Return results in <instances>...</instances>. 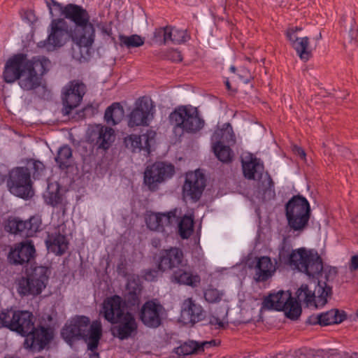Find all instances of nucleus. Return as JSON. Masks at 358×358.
I'll return each mask as SVG.
<instances>
[{"label": "nucleus", "instance_id": "13d9d810", "mask_svg": "<svg viewBox=\"0 0 358 358\" xmlns=\"http://www.w3.org/2000/svg\"><path fill=\"white\" fill-rule=\"evenodd\" d=\"M358 269V255H354L351 258L350 264V270L351 271H355Z\"/></svg>", "mask_w": 358, "mask_h": 358}, {"label": "nucleus", "instance_id": "ea45409f", "mask_svg": "<svg viewBox=\"0 0 358 358\" xmlns=\"http://www.w3.org/2000/svg\"><path fill=\"white\" fill-rule=\"evenodd\" d=\"M194 221L189 216H184L178 222V231L182 238H189L193 232Z\"/></svg>", "mask_w": 358, "mask_h": 358}, {"label": "nucleus", "instance_id": "774afa93", "mask_svg": "<svg viewBox=\"0 0 358 358\" xmlns=\"http://www.w3.org/2000/svg\"><path fill=\"white\" fill-rule=\"evenodd\" d=\"M321 38H322V34H321V33H320L319 35L315 37V40H320Z\"/></svg>", "mask_w": 358, "mask_h": 358}, {"label": "nucleus", "instance_id": "e2e57ef3", "mask_svg": "<svg viewBox=\"0 0 358 358\" xmlns=\"http://www.w3.org/2000/svg\"><path fill=\"white\" fill-rule=\"evenodd\" d=\"M336 269H335L334 268H329V273L325 275V278H326V280H329V277L330 275H336Z\"/></svg>", "mask_w": 358, "mask_h": 358}, {"label": "nucleus", "instance_id": "6e6552de", "mask_svg": "<svg viewBox=\"0 0 358 358\" xmlns=\"http://www.w3.org/2000/svg\"><path fill=\"white\" fill-rule=\"evenodd\" d=\"M35 317L28 310H15L12 308L4 309L0 313V327L25 336L33 329Z\"/></svg>", "mask_w": 358, "mask_h": 358}, {"label": "nucleus", "instance_id": "ddd939ff", "mask_svg": "<svg viewBox=\"0 0 358 358\" xmlns=\"http://www.w3.org/2000/svg\"><path fill=\"white\" fill-rule=\"evenodd\" d=\"M174 166L164 162H156L148 166L144 172V183L149 189L154 191L159 183L171 178L174 173Z\"/></svg>", "mask_w": 358, "mask_h": 358}, {"label": "nucleus", "instance_id": "69168bd1", "mask_svg": "<svg viewBox=\"0 0 358 358\" xmlns=\"http://www.w3.org/2000/svg\"><path fill=\"white\" fill-rule=\"evenodd\" d=\"M3 358H20L17 355H6Z\"/></svg>", "mask_w": 358, "mask_h": 358}, {"label": "nucleus", "instance_id": "a211bd4d", "mask_svg": "<svg viewBox=\"0 0 358 358\" xmlns=\"http://www.w3.org/2000/svg\"><path fill=\"white\" fill-rule=\"evenodd\" d=\"M85 93V85L78 81H72L66 86L62 96L64 115H69L80 104Z\"/></svg>", "mask_w": 358, "mask_h": 358}, {"label": "nucleus", "instance_id": "de8ad7c7", "mask_svg": "<svg viewBox=\"0 0 358 358\" xmlns=\"http://www.w3.org/2000/svg\"><path fill=\"white\" fill-rule=\"evenodd\" d=\"M188 36L187 31L182 29H178L173 27V43H181L187 41Z\"/></svg>", "mask_w": 358, "mask_h": 358}, {"label": "nucleus", "instance_id": "f3484780", "mask_svg": "<svg viewBox=\"0 0 358 358\" xmlns=\"http://www.w3.org/2000/svg\"><path fill=\"white\" fill-rule=\"evenodd\" d=\"M41 220L38 217L33 216L23 221L18 217H10L5 225V230L10 234L22 236H33L39 230Z\"/></svg>", "mask_w": 358, "mask_h": 358}, {"label": "nucleus", "instance_id": "5fc2aeb1", "mask_svg": "<svg viewBox=\"0 0 358 358\" xmlns=\"http://www.w3.org/2000/svg\"><path fill=\"white\" fill-rule=\"evenodd\" d=\"M320 314L312 315L308 317L306 323L312 325L320 324V326H322Z\"/></svg>", "mask_w": 358, "mask_h": 358}, {"label": "nucleus", "instance_id": "2f4dec72", "mask_svg": "<svg viewBox=\"0 0 358 358\" xmlns=\"http://www.w3.org/2000/svg\"><path fill=\"white\" fill-rule=\"evenodd\" d=\"M242 166L246 178L259 180L262 178L264 167L259 159L251 158L248 162H243Z\"/></svg>", "mask_w": 358, "mask_h": 358}, {"label": "nucleus", "instance_id": "0e129e2a", "mask_svg": "<svg viewBox=\"0 0 358 358\" xmlns=\"http://www.w3.org/2000/svg\"><path fill=\"white\" fill-rule=\"evenodd\" d=\"M6 179V175L0 171V185H1Z\"/></svg>", "mask_w": 358, "mask_h": 358}, {"label": "nucleus", "instance_id": "39448f33", "mask_svg": "<svg viewBox=\"0 0 358 358\" xmlns=\"http://www.w3.org/2000/svg\"><path fill=\"white\" fill-rule=\"evenodd\" d=\"M176 136L181 137L185 133L196 134L204 126V120L200 117L196 108L190 105L180 106L169 115Z\"/></svg>", "mask_w": 358, "mask_h": 358}, {"label": "nucleus", "instance_id": "49530a36", "mask_svg": "<svg viewBox=\"0 0 358 358\" xmlns=\"http://www.w3.org/2000/svg\"><path fill=\"white\" fill-rule=\"evenodd\" d=\"M222 296L223 293L215 288H209L204 292V298L209 303L219 302Z\"/></svg>", "mask_w": 358, "mask_h": 358}, {"label": "nucleus", "instance_id": "393cba45", "mask_svg": "<svg viewBox=\"0 0 358 358\" xmlns=\"http://www.w3.org/2000/svg\"><path fill=\"white\" fill-rule=\"evenodd\" d=\"M204 311L201 305L191 298L185 299L181 310V318L186 324H195L203 320Z\"/></svg>", "mask_w": 358, "mask_h": 358}, {"label": "nucleus", "instance_id": "20e7f679", "mask_svg": "<svg viewBox=\"0 0 358 358\" xmlns=\"http://www.w3.org/2000/svg\"><path fill=\"white\" fill-rule=\"evenodd\" d=\"M279 257L292 268L304 273L309 278L318 279L324 270L322 258L313 250L301 248L289 252L282 248L279 252Z\"/></svg>", "mask_w": 358, "mask_h": 358}, {"label": "nucleus", "instance_id": "c85d7f7f", "mask_svg": "<svg viewBox=\"0 0 358 358\" xmlns=\"http://www.w3.org/2000/svg\"><path fill=\"white\" fill-rule=\"evenodd\" d=\"M291 296L289 292L282 290L278 291L277 293L270 294L264 299L262 308L267 310H282Z\"/></svg>", "mask_w": 358, "mask_h": 358}, {"label": "nucleus", "instance_id": "4d7b16f0", "mask_svg": "<svg viewBox=\"0 0 358 358\" xmlns=\"http://www.w3.org/2000/svg\"><path fill=\"white\" fill-rule=\"evenodd\" d=\"M209 324L214 326H217L218 328L224 327V322L217 317L212 316L209 319Z\"/></svg>", "mask_w": 358, "mask_h": 358}, {"label": "nucleus", "instance_id": "412c9836", "mask_svg": "<svg viewBox=\"0 0 358 358\" xmlns=\"http://www.w3.org/2000/svg\"><path fill=\"white\" fill-rule=\"evenodd\" d=\"M36 253L35 247L31 241L26 240L15 243L10 250L8 261L13 265H24L34 259Z\"/></svg>", "mask_w": 358, "mask_h": 358}, {"label": "nucleus", "instance_id": "a18cd8bd", "mask_svg": "<svg viewBox=\"0 0 358 358\" xmlns=\"http://www.w3.org/2000/svg\"><path fill=\"white\" fill-rule=\"evenodd\" d=\"M146 224L150 230L161 231L160 213H150L146 217Z\"/></svg>", "mask_w": 358, "mask_h": 358}, {"label": "nucleus", "instance_id": "680f3d73", "mask_svg": "<svg viewBox=\"0 0 358 358\" xmlns=\"http://www.w3.org/2000/svg\"><path fill=\"white\" fill-rule=\"evenodd\" d=\"M302 29L301 27H292V28H289L287 31V33H286V35H287V37L288 38V34L291 31L294 34V35H296V32L298 31H301Z\"/></svg>", "mask_w": 358, "mask_h": 358}, {"label": "nucleus", "instance_id": "9d476101", "mask_svg": "<svg viewBox=\"0 0 358 358\" xmlns=\"http://www.w3.org/2000/svg\"><path fill=\"white\" fill-rule=\"evenodd\" d=\"M7 187L13 195L29 199L32 196V182L31 173L28 167H16L8 173Z\"/></svg>", "mask_w": 358, "mask_h": 358}, {"label": "nucleus", "instance_id": "6e6d98bb", "mask_svg": "<svg viewBox=\"0 0 358 358\" xmlns=\"http://www.w3.org/2000/svg\"><path fill=\"white\" fill-rule=\"evenodd\" d=\"M158 274V271L155 269H148L145 272V278L147 280H154L155 278H157Z\"/></svg>", "mask_w": 358, "mask_h": 358}, {"label": "nucleus", "instance_id": "f03ea898", "mask_svg": "<svg viewBox=\"0 0 358 358\" xmlns=\"http://www.w3.org/2000/svg\"><path fill=\"white\" fill-rule=\"evenodd\" d=\"M90 319L85 316H78L67 322L61 331L64 341L70 345L75 341L83 339L87 342V348L92 352L96 350L102 336L100 322L94 321L91 324Z\"/></svg>", "mask_w": 358, "mask_h": 358}, {"label": "nucleus", "instance_id": "72a5a7b5", "mask_svg": "<svg viewBox=\"0 0 358 358\" xmlns=\"http://www.w3.org/2000/svg\"><path fill=\"white\" fill-rule=\"evenodd\" d=\"M212 343H215V341L203 342L201 343L194 341H189L176 348L175 352L179 356H187L203 352L205 346L211 345Z\"/></svg>", "mask_w": 358, "mask_h": 358}, {"label": "nucleus", "instance_id": "0eeeda50", "mask_svg": "<svg viewBox=\"0 0 358 358\" xmlns=\"http://www.w3.org/2000/svg\"><path fill=\"white\" fill-rule=\"evenodd\" d=\"M50 63L44 56H36L27 60L17 80L19 86L24 91L38 88L41 83V77L48 71Z\"/></svg>", "mask_w": 358, "mask_h": 358}, {"label": "nucleus", "instance_id": "bb28decb", "mask_svg": "<svg viewBox=\"0 0 358 358\" xmlns=\"http://www.w3.org/2000/svg\"><path fill=\"white\" fill-rule=\"evenodd\" d=\"M254 269V280L258 282L268 280L276 270L275 265L272 262L271 258L266 256L257 258Z\"/></svg>", "mask_w": 358, "mask_h": 358}, {"label": "nucleus", "instance_id": "aec40b11", "mask_svg": "<svg viewBox=\"0 0 358 358\" xmlns=\"http://www.w3.org/2000/svg\"><path fill=\"white\" fill-rule=\"evenodd\" d=\"M205 187L206 179L203 173L199 171L187 173L182 187L183 197L196 202L201 198Z\"/></svg>", "mask_w": 358, "mask_h": 358}, {"label": "nucleus", "instance_id": "9b49d317", "mask_svg": "<svg viewBox=\"0 0 358 358\" xmlns=\"http://www.w3.org/2000/svg\"><path fill=\"white\" fill-rule=\"evenodd\" d=\"M165 316V308L157 299L145 301L138 313L139 320L146 327L150 329H157L160 327Z\"/></svg>", "mask_w": 358, "mask_h": 358}, {"label": "nucleus", "instance_id": "cd10ccee", "mask_svg": "<svg viewBox=\"0 0 358 358\" xmlns=\"http://www.w3.org/2000/svg\"><path fill=\"white\" fill-rule=\"evenodd\" d=\"M177 268L171 275L172 282L192 287H197L200 283V276L197 274H193L191 270L187 267V264Z\"/></svg>", "mask_w": 358, "mask_h": 358}, {"label": "nucleus", "instance_id": "864d4df0", "mask_svg": "<svg viewBox=\"0 0 358 358\" xmlns=\"http://www.w3.org/2000/svg\"><path fill=\"white\" fill-rule=\"evenodd\" d=\"M173 27L167 26L164 27V45L172 42Z\"/></svg>", "mask_w": 358, "mask_h": 358}, {"label": "nucleus", "instance_id": "b1692460", "mask_svg": "<svg viewBox=\"0 0 358 358\" xmlns=\"http://www.w3.org/2000/svg\"><path fill=\"white\" fill-rule=\"evenodd\" d=\"M115 324H118L115 330L116 336L120 340H126L137 333L138 323L133 314L129 311Z\"/></svg>", "mask_w": 358, "mask_h": 358}, {"label": "nucleus", "instance_id": "bf43d9fd", "mask_svg": "<svg viewBox=\"0 0 358 358\" xmlns=\"http://www.w3.org/2000/svg\"><path fill=\"white\" fill-rule=\"evenodd\" d=\"M292 150L296 155L299 156L301 159H304L306 157V152L304 150H303L301 148L297 145H294Z\"/></svg>", "mask_w": 358, "mask_h": 358}, {"label": "nucleus", "instance_id": "58836bf2", "mask_svg": "<svg viewBox=\"0 0 358 358\" xmlns=\"http://www.w3.org/2000/svg\"><path fill=\"white\" fill-rule=\"evenodd\" d=\"M213 152L217 158L223 163H229L232 160L233 151L229 145H212Z\"/></svg>", "mask_w": 358, "mask_h": 358}, {"label": "nucleus", "instance_id": "37998d69", "mask_svg": "<svg viewBox=\"0 0 358 358\" xmlns=\"http://www.w3.org/2000/svg\"><path fill=\"white\" fill-rule=\"evenodd\" d=\"M177 209H174L168 213H160V226L161 230L166 226L172 225L178 222V217L176 215Z\"/></svg>", "mask_w": 358, "mask_h": 358}, {"label": "nucleus", "instance_id": "e433bc0d", "mask_svg": "<svg viewBox=\"0 0 358 358\" xmlns=\"http://www.w3.org/2000/svg\"><path fill=\"white\" fill-rule=\"evenodd\" d=\"M322 326H327L332 324H338L344 321L346 315L344 311H339L338 309H331L329 311L320 313Z\"/></svg>", "mask_w": 358, "mask_h": 358}, {"label": "nucleus", "instance_id": "c9c22d12", "mask_svg": "<svg viewBox=\"0 0 358 358\" xmlns=\"http://www.w3.org/2000/svg\"><path fill=\"white\" fill-rule=\"evenodd\" d=\"M72 150L67 145H63L57 151L55 159L60 169H66L71 166L72 163Z\"/></svg>", "mask_w": 358, "mask_h": 358}, {"label": "nucleus", "instance_id": "052dcab7", "mask_svg": "<svg viewBox=\"0 0 358 358\" xmlns=\"http://www.w3.org/2000/svg\"><path fill=\"white\" fill-rule=\"evenodd\" d=\"M243 73H248V75L245 76V75L239 74L238 76H239L240 79L245 84L249 83V82L250 81V80L252 78V76L250 75V73L248 72H247L245 71H243Z\"/></svg>", "mask_w": 358, "mask_h": 358}, {"label": "nucleus", "instance_id": "7ed1b4c3", "mask_svg": "<svg viewBox=\"0 0 358 358\" xmlns=\"http://www.w3.org/2000/svg\"><path fill=\"white\" fill-rule=\"evenodd\" d=\"M296 294V299L291 296L283 310L286 316L292 320H297L301 314L299 302H303L307 306L314 305L315 308L324 306L327 302V297L331 294V287L325 281L318 280L314 292L310 290L307 285L303 284Z\"/></svg>", "mask_w": 358, "mask_h": 358}, {"label": "nucleus", "instance_id": "f257e3e1", "mask_svg": "<svg viewBox=\"0 0 358 358\" xmlns=\"http://www.w3.org/2000/svg\"><path fill=\"white\" fill-rule=\"evenodd\" d=\"M62 15L74 24V28L70 29V36L75 43L73 58L80 62L87 61L95 37V29L90 22L88 12L81 6L69 3L62 9Z\"/></svg>", "mask_w": 358, "mask_h": 358}, {"label": "nucleus", "instance_id": "4468645a", "mask_svg": "<svg viewBox=\"0 0 358 358\" xmlns=\"http://www.w3.org/2000/svg\"><path fill=\"white\" fill-rule=\"evenodd\" d=\"M153 109L152 100L146 97L138 99L136 102V107L128 115V126H148L153 117Z\"/></svg>", "mask_w": 358, "mask_h": 358}, {"label": "nucleus", "instance_id": "5701e85b", "mask_svg": "<svg viewBox=\"0 0 358 358\" xmlns=\"http://www.w3.org/2000/svg\"><path fill=\"white\" fill-rule=\"evenodd\" d=\"M155 135L156 133L152 130L142 135L131 134L124 138V143L127 148L132 149L133 151L138 149L150 153L151 145L155 142Z\"/></svg>", "mask_w": 358, "mask_h": 358}, {"label": "nucleus", "instance_id": "a19ab883", "mask_svg": "<svg viewBox=\"0 0 358 358\" xmlns=\"http://www.w3.org/2000/svg\"><path fill=\"white\" fill-rule=\"evenodd\" d=\"M32 173L34 180L40 179L45 173V167L43 162L39 160L31 159L27 162V166Z\"/></svg>", "mask_w": 358, "mask_h": 358}, {"label": "nucleus", "instance_id": "2eb2a0df", "mask_svg": "<svg viewBox=\"0 0 358 358\" xmlns=\"http://www.w3.org/2000/svg\"><path fill=\"white\" fill-rule=\"evenodd\" d=\"M155 260L157 269L162 272L182 267L186 265L187 262L184 259L182 250L176 247L160 250L156 255Z\"/></svg>", "mask_w": 358, "mask_h": 358}, {"label": "nucleus", "instance_id": "4be33fe9", "mask_svg": "<svg viewBox=\"0 0 358 358\" xmlns=\"http://www.w3.org/2000/svg\"><path fill=\"white\" fill-rule=\"evenodd\" d=\"M27 55L24 53H18L8 58L6 61L2 73V78L5 83L8 84L17 81L24 70L27 63Z\"/></svg>", "mask_w": 358, "mask_h": 358}, {"label": "nucleus", "instance_id": "8fccbe9b", "mask_svg": "<svg viewBox=\"0 0 358 358\" xmlns=\"http://www.w3.org/2000/svg\"><path fill=\"white\" fill-rule=\"evenodd\" d=\"M136 289L134 291H129L128 294V303L131 306L138 305L140 299H139V293H137ZM138 292H140V289H138Z\"/></svg>", "mask_w": 358, "mask_h": 358}, {"label": "nucleus", "instance_id": "423d86ee", "mask_svg": "<svg viewBox=\"0 0 358 358\" xmlns=\"http://www.w3.org/2000/svg\"><path fill=\"white\" fill-rule=\"evenodd\" d=\"M285 217L290 231L301 234L307 229L311 215L308 201L303 196H293L285 204Z\"/></svg>", "mask_w": 358, "mask_h": 358}, {"label": "nucleus", "instance_id": "79ce46f5", "mask_svg": "<svg viewBox=\"0 0 358 358\" xmlns=\"http://www.w3.org/2000/svg\"><path fill=\"white\" fill-rule=\"evenodd\" d=\"M44 196L46 203L52 206H56L62 202V196L58 187L55 191H51L50 187L48 186V191Z\"/></svg>", "mask_w": 358, "mask_h": 358}, {"label": "nucleus", "instance_id": "c756f323", "mask_svg": "<svg viewBox=\"0 0 358 358\" xmlns=\"http://www.w3.org/2000/svg\"><path fill=\"white\" fill-rule=\"evenodd\" d=\"M288 39L301 60L306 62L312 57V50L309 47L308 37H299L290 31L288 34Z\"/></svg>", "mask_w": 358, "mask_h": 358}, {"label": "nucleus", "instance_id": "603ef678", "mask_svg": "<svg viewBox=\"0 0 358 358\" xmlns=\"http://www.w3.org/2000/svg\"><path fill=\"white\" fill-rule=\"evenodd\" d=\"M166 58L175 62L182 61V55L180 52L176 50H171L168 52Z\"/></svg>", "mask_w": 358, "mask_h": 358}, {"label": "nucleus", "instance_id": "a878e982", "mask_svg": "<svg viewBox=\"0 0 358 358\" xmlns=\"http://www.w3.org/2000/svg\"><path fill=\"white\" fill-rule=\"evenodd\" d=\"M91 138L99 148L107 150L115 139V131L112 128L96 125L92 130Z\"/></svg>", "mask_w": 358, "mask_h": 358}, {"label": "nucleus", "instance_id": "1a4fd4ad", "mask_svg": "<svg viewBox=\"0 0 358 358\" xmlns=\"http://www.w3.org/2000/svg\"><path fill=\"white\" fill-rule=\"evenodd\" d=\"M48 278L47 267L36 266L26 277L19 280L17 292L20 296H38L45 288Z\"/></svg>", "mask_w": 358, "mask_h": 358}, {"label": "nucleus", "instance_id": "f704fd0d", "mask_svg": "<svg viewBox=\"0 0 358 358\" xmlns=\"http://www.w3.org/2000/svg\"><path fill=\"white\" fill-rule=\"evenodd\" d=\"M124 115L123 107L119 103L115 102L106 108L104 120L108 124L114 126L122 120Z\"/></svg>", "mask_w": 358, "mask_h": 358}, {"label": "nucleus", "instance_id": "dca6fc26", "mask_svg": "<svg viewBox=\"0 0 358 358\" xmlns=\"http://www.w3.org/2000/svg\"><path fill=\"white\" fill-rule=\"evenodd\" d=\"M24 345L27 348L40 352L43 350L54 337L51 327L42 325L34 326L33 329L26 336Z\"/></svg>", "mask_w": 358, "mask_h": 358}, {"label": "nucleus", "instance_id": "338daca9", "mask_svg": "<svg viewBox=\"0 0 358 358\" xmlns=\"http://www.w3.org/2000/svg\"><path fill=\"white\" fill-rule=\"evenodd\" d=\"M236 67H235L234 66H231L230 67V71H231L232 73H235V72H236Z\"/></svg>", "mask_w": 358, "mask_h": 358}, {"label": "nucleus", "instance_id": "7c9ffc66", "mask_svg": "<svg viewBox=\"0 0 358 358\" xmlns=\"http://www.w3.org/2000/svg\"><path fill=\"white\" fill-rule=\"evenodd\" d=\"M45 245L49 252L60 256L67 250L69 242L66 236L55 233L48 234L45 240Z\"/></svg>", "mask_w": 358, "mask_h": 358}, {"label": "nucleus", "instance_id": "4c0bfd02", "mask_svg": "<svg viewBox=\"0 0 358 358\" xmlns=\"http://www.w3.org/2000/svg\"><path fill=\"white\" fill-rule=\"evenodd\" d=\"M120 45L125 47L127 49L138 48L142 46L145 43V38L138 34H132L125 36L120 34L119 36Z\"/></svg>", "mask_w": 358, "mask_h": 358}, {"label": "nucleus", "instance_id": "f8f14e48", "mask_svg": "<svg viewBox=\"0 0 358 358\" xmlns=\"http://www.w3.org/2000/svg\"><path fill=\"white\" fill-rule=\"evenodd\" d=\"M48 36L45 41L38 43L39 47H45L48 50L52 51L63 46L69 36L66 22L64 19H53L50 24Z\"/></svg>", "mask_w": 358, "mask_h": 358}, {"label": "nucleus", "instance_id": "09e8293b", "mask_svg": "<svg viewBox=\"0 0 358 358\" xmlns=\"http://www.w3.org/2000/svg\"><path fill=\"white\" fill-rule=\"evenodd\" d=\"M46 4L48 7L50 13L52 16H54L53 14V9L52 6L55 8V10H57L58 13H59L61 15L62 13V9L64 6H62V5L58 2H57L55 0H46Z\"/></svg>", "mask_w": 358, "mask_h": 358}, {"label": "nucleus", "instance_id": "6ab92c4d", "mask_svg": "<svg viewBox=\"0 0 358 358\" xmlns=\"http://www.w3.org/2000/svg\"><path fill=\"white\" fill-rule=\"evenodd\" d=\"M127 312L126 301L118 295L107 297L103 302L101 311L104 318L111 324L120 321Z\"/></svg>", "mask_w": 358, "mask_h": 358}, {"label": "nucleus", "instance_id": "3c124183", "mask_svg": "<svg viewBox=\"0 0 358 358\" xmlns=\"http://www.w3.org/2000/svg\"><path fill=\"white\" fill-rule=\"evenodd\" d=\"M164 27L156 29L154 32L153 41L159 45H164Z\"/></svg>", "mask_w": 358, "mask_h": 358}, {"label": "nucleus", "instance_id": "c03bdc74", "mask_svg": "<svg viewBox=\"0 0 358 358\" xmlns=\"http://www.w3.org/2000/svg\"><path fill=\"white\" fill-rule=\"evenodd\" d=\"M259 189L263 192L264 194H268L269 196H275L274 182L268 173L265 175V180L261 182Z\"/></svg>", "mask_w": 358, "mask_h": 358}, {"label": "nucleus", "instance_id": "473e14b6", "mask_svg": "<svg viewBox=\"0 0 358 358\" xmlns=\"http://www.w3.org/2000/svg\"><path fill=\"white\" fill-rule=\"evenodd\" d=\"M212 145L234 143V134L230 123H224L221 129H216L211 137Z\"/></svg>", "mask_w": 358, "mask_h": 358}]
</instances>
